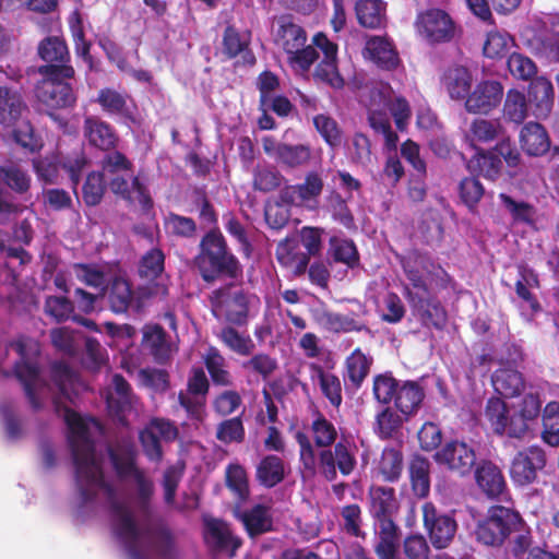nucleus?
Returning a JSON list of instances; mask_svg holds the SVG:
<instances>
[{"instance_id": "27", "label": "nucleus", "mask_w": 559, "mask_h": 559, "mask_svg": "<svg viewBox=\"0 0 559 559\" xmlns=\"http://www.w3.org/2000/svg\"><path fill=\"white\" fill-rule=\"evenodd\" d=\"M536 118L549 116L554 106V86L545 76L533 79L528 85L527 98Z\"/></svg>"}, {"instance_id": "60", "label": "nucleus", "mask_w": 559, "mask_h": 559, "mask_svg": "<svg viewBox=\"0 0 559 559\" xmlns=\"http://www.w3.org/2000/svg\"><path fill=\"white\" fill-rule=\"evenodd\" d=\"M311 431L314 444L318 448L329 449L332 444H335L337 439L336 428L322 413L317 412L311 424Z\"/></svg>"}, {"instance_id": "34", "label": "nucleus", "mask_w": 559, "mask_h": 559, "mask_svg": "<svg viewBox=\"0 0 559 559\" xmlns=\"http://www.w3.org/2000/svg\"><path fill=\"white\" fill-rule=\"evenodd\" d=\"M285 475L284 461L274 454L262 457L255 468V479L265 488L277 486L285 479Z\"/></svg>"}, {"instance_id": "54", "label": "nucleus", "mask_w": 559, "mask_h": 559, "mask_svg": "<svg viewBox=\"0 0 559 559\" xmlns=\"http://www.w3.org/2000/svg\"><path fill=\"white\" fill-rule=\"evenodd\" d=\"M499 199L514 223L534 225L536 215L534 205L525 201H516L507 193H500Z\"/></svg>"}, {"instance_id": "1", "label": "nucleus", "mask_w": 559, "mask_h": 559, "mask_svg": "<svg viewBox=\"0 0 559 559\" xmlns=\"http://www.w3.org/2000/svg\"><path fill=\"white\" fill-rule=\"evenodd\" d=\"M52 403L56 414L63 418L69 429L68 442L74 465V481L82 503L94 501L99 490L108 498H114L115 489L105 479L87 425L79 413L63 405L59 396H55Z\"/></svg>"}, {"instance_id": "23", "label": "nucleus", "mask_w": 559, "mask_h": 559, "mask_svg": "<svg viewBox=\"0 0 559 559\" xmlns=\"http://www.w3.org/2000/svg\"><path fill=\"white\" fill-rule=\"evenodd\" d=\"M475 480L480 490L490 499H498L507 491L501 469L491 461H481L475 469Z\"/></svg>"}, {"instance_id": "55", "label": "nucleus", "mask_w": 559, "mask_h": 559, "mask_svg": "<svg viewBox=\"0 0 559 559\" xmlns=\"http://www.w3.org/2000/svg\"><path fill=\"white\" fill-rule=\"evenodd\" d=\"M400 383L390 371L376 374L372 381L374 400L380 404L389 405L395 399Z\"/></svg>"}, {"instance_id": "20", "label": "nucleus", "mask_w": 559, "mask_h": 559, "mask_svg": "<svg viewBox=\"0 0 559 559\" xmlns=\"http://www.w3.org/2000/svg\"><path fill=\"white\" fill-rule=\"evenodd\" d=\"M242 506L234 503L233 515L241 522L250 538H255L273 531V519L266 506L258 503L250 509H243Z\"/></svg>"}, {"instance_id": "33", "label": "nucleus", "mask_w": 559, "mask_h": 559, "mask_svg": "<svg viewBox=\"0 0 559 559\" xmlns=\"http://www.w3.org/2000/svg\"><path fill=\"white\" fill-rule=\"evenodd\" d=\"M430 462L420 454H414L408 463V474L414 495L426 498L430 492Z\"/></svg>"}, {"instance_id": "38", "label": "nucleus", "mask_w": 559, "mask_h": 559, "mask_svg": "<svg viewBox=\"0 0 559 559\" xmlns=\"http://www.w3.org/2000/svg\"><path fill=\"white\" fill-rule=\"evenodd\" d=\"M277 37L286 55L304 46L307 41L306 31L294 22L292 15H283L278 19Z\"/></svg>"}, {"instance_id": "2", "label": "nucleus", "mask_w": 559, "mask_h": 559, "mask_svg": "<svg viewBox=\"0 0 559 559\" xmlns=\"http://www.w3.org/2000/svg\"><path fill=\"white\" fill-rule=\"evenodd\" d=\"M52 403L56 414L63 418L69 429L68 442L74 465V481L82 503L94 501L99 490L108 498H114L115 489L105 479L87 425L79 413L63 405L59 396H55Z\"/></svg>"}, {"instance_id": "40", "label": "nucleus", "mask_w": 559, "mask_h": 559, "mask_svg": "<svg viewBox=\"0 0 559 559\" xmlns=\"http://www.w3.org/2000/svg\"><path fill=\"white\" fill-rule=\"evenodd\" d=\"M225 485L234 493L235 503L245 504L250 498L248 475L245 467L230 463L225 471Z\"/></svg>"}, {"instance_id": "9", "label": "nucleus", "mask_w": 559, "mask_h": 559, "mask_svg": "<svg viewBox=\"0 0 559 559\" xmlns=\"http://www.w3.org/2000/svg\"><path fill=\"white\" fill-rule=\"evenodd\" d=\"M111 466L119 479L132 477L136 484L140 509L150 510L151 499L154 495V484L143 469L136 465L138 452L132 442H118L107 449Z\"/></svg>"}, {"instance_id": "32", "label": "nucleus", "mask_w": 559, "mask_h": 559, "mask_svg": "<svg viewBox=\"0 0 559 559\" xmlns=\"http://www.w3.org/2000/svg\"><path fill=\"white\" fill-rule=\"evenodd\" d=\"M495 391L506 399L521 395L525 389L523 374L516 369L500 368L491 377Z\"/></svg>"}, {"instance_id": "10", "label": "nucleus", "mask_w": 559, "mask_h": 559, "mask_svg": "<svg viewBox=\"0 0 559 559\" xmlns=\"http://www.w3.org/2000/svg\"><path fill=\"white\" fill-rule=\"evenodd\" d=\"M212 314L230 324L246 325L249 318V300L246 292L234 283L225 284L209 295Z\"/></svg>"}, {"instance_id": "6", "label": "nucleus", "mask_w": 559, "mask_h": 559, "mask_svg": "<svg viewBox=\"0 0 559 559\" xmlns=\"http://www.w3.org/2000/svg\"><path fill=\"white\" fill-rule=\"evenodd\" d=\"M20 359L14 362L13 374L21 383L24 395L33 412L37 413L45 406L43 392L49 389L47 381L40 376V368L33 357L39 355L38 345L28 337L21 336L10 343Z\"/></svg>"}, {"instance_id": "19", "label": "nucleus", "mask_w": 559, "mask_h": 559, "mask_svg": "<svg viewBox=\"0 0 559 559\" xmlns=\"http://www.w3.org/2000/svg\"><path fill=\"white\" fill-rule=\"evenodd\" d=\"M38 57L45 62L38 67V73L44 74L45 68L69 69L70 73H75L72 66L69 47L63 37L47 36L41 39L37 47Z\"/></svg>"}, {"instance_id": "62", "label": "nucleus", "mask_w": 559, "mask_h": 559, "mask_svg": "<svg viewBox=\"0 0 559 559\" xmlns=\"http://www.w3.org/2000/svg\"><path fill=\"white\" fill-rule=\"evenodd\" d=\"M72 267L78 281L86 286L99 288L105 293L107 287L106 274L99 265L94 263H74Z\"/></svg>"}, {"instance_id": "58", "label": "nucleus", "mask_w": 559, "mask_h": 559, "mask_svg": "<svg viewBox=\"0 0 559 559\" xmlns=\"http://www.w3.org/2000/svg\"><path fill=\"white\" fill-rule=\"evenodd\" d=\"M284 176L274 166L257 165L253 169V188L261 192H271L281 187Z\"/></svg>"}, {"instance_id": "57", "label": "nucleus", "mask_w": 559, "mask_h": 559, "mask_svg": "<svg viewBox=\"0 0 559 559\" xmlns=\"http://www.w3.org/2000/svg\"><path fill=\"white\" fill-rule=\"evenodd\" d=\"M165 270V254L159 248H152L141 258L138 266L140 277L154 281Z\"/></svg>"}, {"instance_id": "59", "label": "nucleus", "mask_w": 559, "mask_h": 559, "mask_svg": "<svg viewBox=\"0 0 559 559\" xmlns=\"http://www.w3.org/2000/svg\"><path fill=\"white\" fill-rule=\"evenodd\" d=\"M543 440L551 447L559 445V402L551 401L543 411Z\"/></svg>"}, {"instance_id": "26", "label": "nucleus", "mask_w": 559, "mask_h": 559, "mask_svg": "<svg viewBox=\"0 0 559 559\" xmlns=\"http://www.w3.org/2000/svg\"><path fill=\"white\" fill-rule=\"evenodd\" d=\"M373 358L362 352L360 347L355 348L344 361V380L348 385L357 391L368 378Z\"/></svg>"}, {"instance_id": "11", "label": "nucleus", "mask_w": 559, "mask_h": 559, "mask_svg": "<svg viewBox=\"0 0 559 559\" xmlns=\"http://www.w3.org/2000/svg\"><path fill=\"white\" fill-rule=\"evenodd\" d=\"M432 457L439 466L459 477L469 476L477 462L475 448L457 439L444 442Z\"/></svg>"}, {"instance_id": "47", "label": "nucleus", "mask_w": 559, "mask_h": 559, "mask_svg": "<svg viewBox=\"0 0 559 559\" xmlns=\"http://www.w3.org/2000/svg\"><path fill=\"white\" fill-rule=\"evenodd\" d=\"M319 379L322 394L329 400L330 404L338 408L343 402L342 383L340 378L331 372H325L323 367L318 364H310Z\"/></svg>"}, {"instance_id": "4", "label": "nucleus", "mask_w": 559, "mask_h": 559, "mask_svg": "<svg viewBox=\"0 0 559 559\" xmlns=\"http://www.w3.org/2000/svg\"><path fill=\"white\" fill-rule=\"evenodd\" d=\"M193 263L206 284L225 278L236 280L242 274L239 260L218 228L210 229L201 238Z\"/></svg>"}, {"instance_id": "51", "label": "nucleus", "mask_w": 559, "mask_h": 559, "mask_svg": "<svg viewBox=\"0 0 559 559\" xmlns=\"http://www.w3.org/2000/svg\"><path fill=\"white\" fill-rule=\"evenodd\" d=\"M81 335V332L68 326L55 328L49 332L52 346L68 357H75L79 354L78 337Z\"/></svg>"}, {"instance_id": "39", "label": "nucleus", "mask_w": 559, "mask_h": 559, "mask_svg": "<svg viewBox=\"0 0 559 559\" xmlns=\"http://www.w3.org/2000/svg\"><path fill=\"white\" fill-rule=\"evenodd\" d=\"M223 53L226 59H234L240 53L242 55L243 62L247 64H254L255 57L249 49V41L241 38L238 29L233 25H227L223 33Z\"/></svg>"}, {"instance_id": "63", "label": "nucleus", "mask_w": 559, "mask_h": 559, "mask_svg": "<svg viewBox=\"0 0 559 559\" xmlns=\"http://www.w3.org/2000/svg\"><path fill=\"white\" fill-rule=\"evenodd\" d=\"M313 126L330 147L335 148L342 144L343 131L331 116L324 114L314 116Z\"/></svg>"}, {"instance_id": "31", "label": "nucleus", "mask_w": 559, "mask_h": 559, "mask_svg": "<svg viewBox=\"0 0 559 559\" xmlns=\"http://www.w3.org/2000/svg\"><path fill=\"white\" fill-rule=\"evenodd\" d=\"M316 322L324 330L332 333L361 332L370 333V329L355 319L323 309L314 313Z\"/></svg>"}, {"instance_id": "45", "label": "nucleus", "mask_w": 559, "mask_h": 559, "mask_svg": "<svg viewBox=\"0 0 559 559\" xmlns=\"http://www.w3.org/2000/svg\"><path fill=\"white\" fill-rule=\"evenodd\" d=\"M204 365L215 385L229 386L233 384L231 374L226 367V359L216 347L211 346L207 349Z\"/></svg>"}, {"instance_id": "56", "label": "nucleus", "mask_w": 559, "mask_h": 559, "mask_svg": "<svg viewBox=\"0 0 559 559\" xmlns=\"http://www.w3.org/2000/svg\"><path fill=\"white\" fill-rule=\"evenodd\" d=\"M218 338L231 352L241 356L251 355L255 348V345L249 335H242L235 328L229 325L221 330Z\"/></svg>"}, {"instance_id": "14", "label": "nucleus", "mask_w": 559, "mask_h": 559, "mask_svg": "<svg viewBox=\"0 0 559 559\" xmlns=\"http://www.w3.org/2000/svg\"><path fill=\"white\" fill-rule=\"evenodd\" d=\"M423 522L431 545L436 549L449 547L457 531V523L453 516L438 512L432 502H425Z\"/></svg>"}, {"instance_id": "8", "label": "nucleus", "mask_w": 559, "mask_h": 559, "mask_svg": "<svg viewBox=\"0 0 559 559\" xmlns=\"http://www.w3.org/2000/svg\"><path fill=\"white\" fill-rule=\"evenodd\" d=\"M525 525L520 512L501 504L488 508L486 515L479 520L474 530L477 543L492 548L501 547L514 532Z\"/></svg>"}, {"instance_id": "13", "label": "nucleus", "mask_w": 559, "mask_h": 559, "mask_svg": "<svg viewBox=\"0 0 559 559\" xmlns=\"http://www.w3.org/2000/svg\"><path fill=\"white\" fill-rule=\"evenodd\" d=\"M547 464L545 451L538 445H531L516 452L510 464V478L514 486L527 487L538 479V474Z\"/></svg>"}, {"instance_id": "30", "label": "nucleus", "mask_w": 559, "mask_h": 559, "mask_svg": "<svg viewBox=\"0 0 559 559\" xmlns=\"http://www.w3.org/2000/svg\"><path fill=\"white\" fill-rule=\"evenodd\" d=\"M472 82L471 71L463 66L450 67L442 78L449 96L454 100H464V103L472 91Z\"/></svg>"}, {"instance_id": "22", "label": "nucleus", "mask_w": 559, "mask_h": 559, "mask_svg": "<svg viewBox=\"0 0 559 559\" xmlns=\"http://www.w3.org/2000/svg\"><path fill=\"white\" fill-rule=\"evenodd\" d=\"M95 102L107 116L117 117L124 121H134V115L130 106L133 100L127 92L104 87L98 91Z\"/></svg>"}, {"instance_id": "17", "label": "nucleus", "mask_w": 559, "mask_h": 559, "mask_svg": "<svg viewBox=\"0 0 559 559\" xmlns=\"http://www.w3.org/2000/svg\"><path fill=\"white\" fill-rule=\"evenodd\" d=\"M504 88L497 80H481L472 87V91L464 103L468 114L488 115L499 107L503 98Z\"/></svg>"}, {"instance_id": "15", "label": "nucleus", "mask_w": 559, "mask_h": 559, "mask_svg": "<svg viewBox=\"0 0 559 559\" xmlns=\"http://www.w3.org/2000/svg\"><path fill=\"white\" fill-rule=\"evenodd\" d=\"M368 497L370 514L377 521L379 528H383L386 532L396 528L394 515L397 513L400 504L395 489L373 485L369 488Z\"/></svg>"}, {"instance_id": "28", "label": "nucleus", "mask_w": 559, "mask_h": 559, "mask_svg": "<svg viewBox=\"0 0 559 559\" xmlns=\"http://www.w3.org/2000/svg\"><path fill=\"white\" fill-rule=\"evenodd\" d=\"M519 142L522 151L528 156H543L550 150L547 130L538 122L530 121L520 131Z\"/></svg>"}, {"instance_id": "52", "label": "nucleus", "mask_w": 559, "mask_h": 559, "mask_svg": "<svg viewBox=\"0 0 559 559\" xmlns=\"http://www.w3.org/2000/svg\"><path fill=\"white\" fill-rule=\"evenodd\" d=\"M503 116L508 121L521 124L527 117V99L524 93L511 88L507 92Z\"/></svg>"}, {"instance_id": "3", "label": "nucleus", "mask_w": 559, "mask_h": 559, "mask_svg": "<svg viewBox=\"0 0 559 559\" xmlns=\"http://www.w3.org/2000/svg\"><path fill=\"white\" fill-rule=\"evenodd\" d=\"M112 510L117 516L115 533L124 543L130 559H148L139 547L140 539H143L148 552L160 559H174L177 556L175 534L164 520L140 528L129 509L115 502Z\"/></svg>"}, {"instance_id": "18", "label": "nucleus", "mask_w": 559, "mask_h": 559, "mask_svg": "<svg viewBox=\"0 0 559 559\" xmlns=\"http://www.w3.org/2000/svg\"><path fill=\"white\" fill-rule=\"evenodd\" d=\"M82 133L90 147L100 152H111L119 144V134L114 126L98 116H86Z\"/></svg>"}, {"instance_id": "7", "label": "nucleus", "mask_w": 559, "mask_h": 559, "mask_svg": "<svg viewBox=\"0 0 559 559\" xmlns=\"http://www.w3.org/2000/svg\"><path fill=\"white\" fill-rule=\"evenodd\" d=\"M41 80L35 87V96L39 110L52 119H57L56 110L71 108L76 104V95L69 80L74 79L75 73L69 69L45 68Z\"/></svg>"}, {"instance_id": "25", "label": "nucleus", "mask_w": 559, "mask_h": 559, "mask_svg": "<svg viewBox=\"0 0 559 559\" xmlns=\"http://www.w3.org/2000/svg\"><path fill=\"white\" fill-rule=\"evenodd\" d=\"M366 49L370 59L381 70L394 71L402 64L399 51L393 41L386 37H370L366 43Z\"/></svg>"}, {"instance_id": "46", "label": "nucleus", "mask_w": 559, "mask_h": 559, "mask_svg": "<svg viewBox=\"0 0 559 559\" xmlns=\"http://www.w3.org/2000/svg\"><path fill=\"white\" fill-rule=\"evenodd\" d=\"M50 380L59 391V397L72 402L70 390L78 380L76 372L64 361L56 360L49 366Z\"/></svg>"}, {"instance_id": "16", "label": "nucleus", "mask_w": 559, "mask_h": 559, "mask_svg": "<svg viewBox=\"0 0 559 559\" xmlns=\"http://www.w3.org/2000/svg\"><path fill=\"white\" fill-rule=\"evenodd\" d=\"M202 522L203 539L206 546L215 552L226 551L229 557H235L242 545V539L233 534L229 525L210 515H203Z\"/></svg>"}, {"instance_id": "50", "label": "nucleus", "mask_w": 559, "mask_h": 559, "mask_svg": "<svg viewBox=\"0 0 559 559\" xmlns=\"http://www.w3.org/2000/svg\"><path fill=\"white\" fill-rule=\"evenodd\" d=\"M311 159V147L307 144L280 143L277 163L286 168L305 166Z\"/></svg>"}, {"instance_id": "35", "label": "nucleus", "mask_w": 559, "mask_h": 559, "mask_svg": "<svg viewBox=\"0 0 559 559\" xmlns=\"http://www.w3.org/2000/svg\"><path fill=\"white\" fill-rule=\"evenodd\" d=\"M502 160L492 148L479 150L467 163L471 173H476L489 180H497L501 176Z\"/></svg>"}, {"instance_id": "24", "label": "nucleus", "mask_w": 559, "mask_h": 559, "mask_svg": "<svg viewBox=\"0 0 559 559\" xmlns=\"http://www.w3.org/2000/svg\"><path fill=\"white\" fill-rule=\"evenodd\" d=\"M27 109V104L17 88L0 85V124L15 127Z\"/></svg>"}, {"instance_id": "29", "label": "nucleus", "mask_w": 559, "mask_h": 559, "mask_svg": "<svg viewBox=\"0 0 559 559\" xmlns=\"http://www.w3.org/2000/svg\"><path fill=\"white\" fill-rule=\"evenodd\" d=\"M519 278L515 282V294L526 306L532 316L542 312L543 307L533 289L539 288L538 274L525 265H519Z\"/></svg>"}, {"instance_id": "53", "label": "nucleus", "mask_w": 559, "mask_h": 559, "mask_svg": "<svg viewBox=\"0 0 559 559\" xmlns=\"http://www.w3.org/2000/svg\"><path fill=\"white\" fill-rule=\"evenodd\" d=\"M508 405L500 397H490L485 407V416L489 421L493 432L503 436L508 428Z\"/></svg>"}, {"instance_id": "49", "label": "nucleus", "mask_w": 559, "mask_h": 559, "mask_svg": "<svg viewBox=\"0 0 559 559\" xmlns=\"http://www.w3.org/2000/svg\"><path fill=\"white\" fill-rule=\"evenodd\" d=\"M143 342L157 362H164L169 358L170 349L163 326L158 324L148 326L144 331Z\"/></svg>"}, {"instance_id": "43", "label": "nucleus", "mask_w": 559, "mask_h": 559, "mask_svg": "<svg viewBox=\"0 0 559 559\" xmlns=\"http://www.w3.org/2000/svg\"><path fill=\"white\" fill-rule=\"evenodd\" d=\"M69 26L76 57L81 58L90 70H93L94 58L91 53L92 43L85 37L83 21L79 11H74L71 15Z\"/></svg>"}, {"instance_id": "61", "label": "nucleus", "mask_w": 559, "mask_h": 559, "mask_svg": "<svg viewBox=\"0 0 559 559\" xmlns=\"http://www.w3.org/2000/svg\"><path fill=\"white\" fill-rule=\"evenodd\" d=\"M330 252L335 262L344 263L350 269L359 263V253L353 240L332 237Z\"/></svg>"}, {"instance_id": "64", "label": "nucleus", "mask_w": 559, "mask_h": 559, "mask_svg": "<svg viewBox=\"0 0 559 559\" xmlns=\"http://www.w3.org/2000/svg\"><path fill=\"white\" fill-rule=\"evenodd\" d=\"M485 194V188L476 177H465L459 183V197L462 203L475 213Z\"/></svg>"}, {"instance_id": "48", "label": "nucleus", "mask_w": 559, "mask_h": 559, "mask_svg": "<svg viewBox=\"0 0 559 559\" xmlns=\"http://www.w3.org/2000/svg\"><path fill=\"white\" fill-rule=\"evenodd\" d=\"M133 300L130 283L122 277H115L108 292V302L112 312L124 313Z\"/></svg>"}, {"instance_id": "36", "label": "nucleus", "mask_w": 559, "mask_h": 559, "mask_svg": "<svg viewBox=\"0 0 559 559\" xmlns=\"http://www.w3.org/2000/svg\"><path fill=\"white\" fill-rule=\"evenodd\" d=\"M425 397L423 386L416 381H403L400 383L393 400L395 407L404 415L415 413Z\"/></svg>"}, {"instance_id": "21", "label": "nucleus", "mask_w": 559, "mask_h": 559, "mask_svg": "<svg viewBox=\"0 0 559 559\" xmlns=\"http://www.w3.org/2000/svg\"><path fill=\"white\" fill-rule=\"evenodd\" d=\"M426 36L435 43L449 41L454 36V23L451 16L441 9H430L419 15Z\"/></svg>"}, {"instance_id": "5", "label": "nucleus", "mask_w": 559, "mask_h": 559, "mask_svg": "<svg viewBox=\"0 0 559 559\" xmlns=\"http://www.w3.org/2000/svg\"><path fill=\"white\" fill-rule=\"evenodd\" d=\"M295 439L300 448V462L310 474L313 475L318 468L326 480L332 481L337 477V469L343 476H348L354 472L357 461L348 442L340 441L335 443L333 451L323 449L317 457L307 433L297 431Z\"/></svg>"}, {"instance_id": "12", "label": "nucleus", "mask_w": 559, "mask_h": 559, "mask_svg": "<svg viewBox=\"0 0 559 559\" xmlns=\"http://www.w3.org/2000/svg\"><path fill=\"white\" fill-rule=\"evenodd\" d=\"M412 316L426 329L441 331L448 321V313L442 302L431 289L423 293H409L405 298Z\"/></svg>"}, {"instance_id": "44", "label": "nucleus", "mask_w": 559, "mask_h": 559, "mask_svg": "<svg viewBox=\"0 0 559 559\" xmlns=\"http://www.w3.org/2000/svg\"><path fill=\"white\" fill-rule=\"evenodd\" d=\"M0 182L14 193L23 195L29 191L32 178L27 170L11 163L0 166Z\"/></svg>"}, {"instance_id": "42", "label": "nucleus", "mask_w": 559, "mask_h": 559, "mask_svg": "<svg viewBox=\"0 0 559 559\" xmlns=\"http://www.w3.org/2000/svg\"><path fill=\"white\" fill-rule=\"evenodd\" d=\"M352 198H344L340 192L332 189L325 198V210L332 219L347 229L355 227V217L347 201Z\"/></svg>"}, {"instance_id": "41", "label": "nucleus", "mask_w": 559, "mask_h": 559, "mask_svg": "<svg viewBox=\"0 0 559 559\" xmlns=\"http://www.w3.org/2000/svg\"><path fill=\"white\" fill-rule=\"evenodd\" d=\"M404 457L401 450L385 447L377 464L378 474L386 483H396L402 475Z\"/></svg>"}, {"instance_id": "37", "label": "nucleus", "mask_w": 559, "mask_h": 559, "mask_svg": "<svg viewBox=\"0 0 559 559\" xmlns=\"http://www.w3.org/2000/svg\"><path fill=\"white\" fill-rule=\"evenodd\" d=\"M386 3L382 0H357L355 13L358 23L366 28H379L385 23Z\"/></svg>"}]
</instances>
